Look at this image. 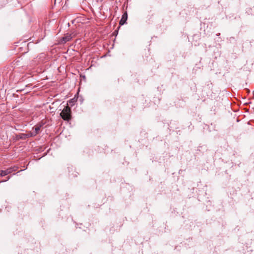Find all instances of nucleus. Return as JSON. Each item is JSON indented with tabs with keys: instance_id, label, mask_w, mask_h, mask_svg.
Masks as SVG:
<instances>
[{
	"instance_id": "obj_1",
	"label": "nucleus",
	"mask_w": 254,
	"mask_h": 254,
	"mask_svg": "<svg viewBox=\"0 0 254 254\" xmlns=\"http://www.w3.org/2000/svg\"><path fill=\"white\" fill-rule=\"evenodd\" d=\"M60 116L64 121H67L71 119V110L68 106H66L60 114Z\"/></svg>"
},
{
	"instance_id": "obj_2",
	"label": "nucleus",
	"mask_w": 254,
	"mask_h": 254,
	"mask_svg": "<svg viewBox=\"0 0 254 254\" xmlns=\"http://www.w3.org/2000/svg\"><path fill=\"white\" fill-rule=\"evenodd\" d=\"M17 167L14 166L12 167H10L9 168H7L5 170H2L0 171V176L3 177L11 173H12L13 171H15L17 169Z\"/></svg>"
},
{
	"instance_id": "obj_3",
	"label": "nucleus",
	"mask_w": 254,
	"mask_h": 254,
	"mask_svg": "<svg viewBox=\"0 0 254 254\" xmlns=\"http://www.w3.org/2000/svg\"><path fill=\"white\" fill-rule=\"evenodd\" d=\"M72 39L71 34H67L64 37L62 38L61 42L63 44L65 43L66 42L69 41Z\"/></svg>"
},
{
	"instance_id": "obj_4",
	"label": "nucleus",
	"mask_w": 254,
	"mask_h": 254,
	"mask_svg": "<svg viewBox=\"0 0 254 254\" xmlns=\"http://www.w3.org/2000/svg\"><path fill=\"white\" fill-rule=\"evenodd\" d=\"M127 19V12H126L123 14L121 19L120 21L119 24L121 25H124L125 23H126Z\"/></svg>"
},
{
	"instance_id": "obj_5",
	"label": "nucleus",
	"mask_w": 254,
	"mask_h": 254,
	"mask_svg": "<svg viewBox=\"0 0 254 254\" xmlns=\"http://www.w3.org/2000/svg\"><path fill=\"white\" fill-rule=\"evenodd\" d=\"M41 127V126H36L35 127L33 128V129H34V131H33V132L35 133L36 135L38 133Z\"/></svg>"
},
{
	"instance_id": "obj_6",
	"label": "nucleus",
	"mask_w": 254,
	"mask_h": 254,
	"mask_svg": "<svg viewBox=\"0 0 254 254\" xmlns=\"http://www.w3.org/2000/svg\"><path fill=\"white\" fill-rule=\"evenodd\" d=\"M23 136H25L27 137H30L36 136L35 133L33 132H29L27 134H23Z\"/></svg>"
},
{
	"instance_id": "obj_7",
	"label": "nucleus",
	"mask_w": 254,
	"mask_h": 254,
	"mask_svg": "<svg viewBox=\"0 0 254 254\" xmlns=\"http://www.w3.org/2000/svg\"><path fill=\"white\" fill-rule=\"evenodd\" d=\"M20 138H21V139H26V138H27V137H26L25 136H23V134H21V135Z\"/></svg>"
},
{
	"instance_id": "obj_8",
	"label": "nucleus",
	"mask_w": 254,
	"mask_h": 254,
	"mask_svg": "<svg viewBox=\"0 0 254 254\" xmlns=\"http://www.w3.org/2000/svg\"><path fill=\"white\" fill-rule=\"evenodd\" d=\"M9 179H10V177H8L7 178V180H3V181H2L0 182V183H2V182H6V181H7V180H8Z\"/></svg>"
}]
</instances>
